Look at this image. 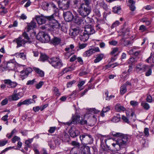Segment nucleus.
Wrapping results in <instances>:
<instances>
[{"label": "nucleus", "instance_id": "nucleus-1", "mask_svg": "<svg viewBox=\"0 0 154 154\" xmlns=\"http://www.w3.org/2000/svg\"><path fill=\"white\" fill-rule=\"evenodd\" d=\"M112 134L114 137H119L115 143L112 145L117 150L121 148H125L130 142L129 137L127 135L120 133L112 132Z\"/></svg>", "mask_w": 154, "mask_h": 154}, {"label": "nucleus", "instance_id": "nucleus-2", "mask_svg": "<svg viewBox=\"0 0 154 154\" xmlns=\"http://www.w3.org/2000/svg\"><path fill=\"white\" fill-rule=\"evenodd\" d=\"M79 138L82 143L85 145L91 144L93 142L94 140L91 135L88 133H84L80 135Z\"/></svg>", "mask_w": 154, "mask_h": 154}, {"label": "nucleus", "instance_id": "nucleus-3", "mask_svg": "<svg viewBox=\"0 0 154 154\" xmlns=\"http://www.w3.org/2000/svg\"><path fill=\"white\" fill-rule=\"evenodd\" d=\"M63 123L64 125H67L69 126L72 124H76L77 123L80 124L81 125H84L87 124V122L86 120H83L82 117H80L79 116H77L72 117L71 121H69L68 122L66 123L61 122Z\"/></svg>", "mask_w": 154, "mask_h": 154}, {"label": "nucleus", "instance_id": "nucleus-4", "mask_svg": "<svg viewBox=\"0 0 154 154\" xmlns=\"http://www.w3.org/2000/svg\"><path fill=\"white\" fill-rule=\"evenodd\" d=\"M91 8L88 5L82 4L79 8L78 11L80 15L83 17L88 16L91 12Z\"/></svg>", "mask_w": 154, "mask_h": 154}, {"label": "nucleus", "instance_id": "nucleus-5", "mask_svg": "<svg viewBox=\"0 0 154 154\" xmlns=\"http://www.w3.org/2000/svg\"><path fill=\"white\" fill-rule=\"evenodd\" d=\"M48 61L52 66L55 68L60 69L63 66L61 60L58 57H53L49 59Z\"/></svg>", "mask_w": 154, "mask_h": 154}, {"label": "nucleus", "instance_id": "nucleus-6", "mask_svg": "<svg viewBox=\"0 0 154 154\" xmlns=\"http://www.w3.org/2000/svg\"><path fill=\"white\" fill-rule=\"evenodd\" d=\"M36 38L42 43H47L50 40V36L44 31H40L37 35Z\"/></svg>", "mask_w": 154, "mask_h": 154}, {"label": "nucleus", "instance_id": "nucleus-7", "mask_svg": "<svg viewBox=\"0 0 154 154\" xmlns=\"http://www.w3.org/2000/svg\"><path fill=\"white\" fill-rule=\"evenodd\" d=\"M54 14L50 16V17H48L49 19V22L50 23L49 26L53 28H59L60 27V24L54 18Z\"/></svg>", "mask_w": 154, "mask_h": 154}, {"label": "nucleus", "instance_id": "nucleus-8", "mask_svg": "<svg viewBox=\"0 0 154 154\" xmlns=\"http://www.w3.org/2000/svg\"><path fill=\"white\" fill-rule=\"evenodd\" d=\"M100 51L98 47H95L90 48L88 50L85 51L83 54V57H89L95 52H99Z\"/></svg>", "mask_w": 154, "mask_h": 154}, {"label": "nucleus", "instance_id": "nucleus-9", "mask_svg": "<svg viewBox=\"0 0 154 154\" xmlns=\"http://www.w3.org/2000/svg\"><path fill=\"white\" fill-rule=\"evenodd\" d=\"M147 67V65L140 63L137 65L135 67V69L137 73H140L145 72L146 70Z\"/></svg>", "mask_w": 154, "mask_h": 154}, {"label": "nucleus", "instance_id": "nucleus-10", "mask_svg": "<svg viewBox=\"0 0 154 154\" xmlns=\"http://www.w3.org/2000/svg\"><path fill=\"white\" fill-rule=\"evenodd\" d=\"M70 5L69 1L67 0H62L59 2L58 4L59 7L63 10L67 9Z\"/></svg>", "mask_w": 154, "mask_h": 154}, {"label": "nucleus", "instance_id": "nucleus-11", "mask_svg": "<svg viewBox=\"0 0 154 154\" xmlns=\"http://www.w3.org/2000/svg\"><path fill=\"white\" fill-rule=\"evenodd\" d=\"M32 69L31 68L28 67L24 69L20 72V78L22 80L26 78L29 74L31 72Z\"/></svg>", "mask_w": 154, "mask_h": 154}, {"label": "nucleus", "instance_id": "nucleus-12", "mask_svg": "<svg viewBox=\"0 0 154 154\" xmlns=\"http://www.w3.org/2000/svg\"><path fill=\"white\" fill-rule=\"evenodd\" d=\"M50 16H38L35 17V20L39 24H42L45 23L46 20L49 22V19L48 18Z\"/></svg>", "mask_w": 154, "mask_h": 154}, {"label": "nucleus", "instance_id": "nucleus-13", "mask_svg": "<svg viewBox=\"0 0 154 154\" xmlns=\"http://www.w3.org/2000/svg\"><path fill=\"white\" fill-rule=\"evenodd\" d=\"M85 27L84 32L88 35L95 33V30L91 25H86Z\"/></svg>", "mask_w": 154, "mask_h": 154}, {"label": "nucleus", "instance_id": "nucleus-14", "mask_svg": "<svg viewBox=\"0 0 154 154\" xmlns=\"http://www.w3.org/2000/svg\"><path fill=\"white\" fill-rule=\"evenodd\" d=\"M13 42L16 43L17 45V48H18L22 46L23 45L25 44L27 41L23 39L21 36H20L14 40Z\"/></svg>", "mask_w": 154, "mask_h": 154}, {"label": "nucleus", "instance_id": "nucleus-15", "mask_svg": "<svg viewBox=\"0 0 154 154\" xmlns=\"http://www.w3.org/2000/svg\"><path fill=\"white\" fill-rule=\"evenodd\" d=\"M69 133L71 137L75 138L80 134V132L76 128H71L69 130Z\"/></svg>", "mask_w": 154, "mask_h": 154}, {"label": "nucleus", "instance_id": "nucleus-16", "mask_svg": "<svg viewBox=\"0 0 154 154\" xmlns=\"http://www.w3.org/2000/svg\"><path fill=\"white\" fill-rule=\"evenodd\" d=\"M17 90L14 91L13 94L11 96V98L13 100H17L23 96V94L22 92H20L17 93Z\"/></svg>", "mask_w": 154, "mask_h": 154}, {"label": "nucleus", "instance_id": "nucleus-17", "mask_svg": "<svg viewBox=\"0 0 154 154\" xmlns=\"http://www.w3.org/2000/svg\"><path fill=\"white\" fill-rule=\"evenodd\" d=\"M63 15L65 20L66 21H70L73 19V15L69 11L64 12Z\"/></svg>", "mask_w": 154, "mask_h": 154}, {"label": "nucleus", "instance_id": "nucleus-18", "mask_svg": "<svg viewBox=\"0 0 154 154\" xmlns=\"http://www.w3.org/2000/svg\"><path fill=\"white\" fill-rule=\"evenodd\" d=\"M15 66V62L11 61H9L7 63L6 65L4 68L6 70H13L14 69Z\"/></svg>", "mask_w": 154, "mask_h": 154}, {"label": "nucleus", "instance_id": "nucleus-19", "mask_svg": "<svg viewBox=\"0 0 154 154\" xmlns=\"http://www.w3.org/2000/svg\"><path fill=\"white\" fill-rule=\"evenodd\" d=\"M3 81L5 84L8 85V87L10 88H14L17 85L16 82H12L9 79H5Z\"/></svg>", "mask_w": 154, "mask_h": 154}, {"label": "nucleus", "instance_id": "nucleus-20", "mask_svg": "<svg viewBox=\"0 0 154 154\" xmlns=\"http://www.w3.org/2000/svg\"><path fill=\"white\" fill-rule=\"evenodd\" d=\"M61 41V38L57 37H54L51 40V42L54 45H56L59 44Z\"/></svg>", "mask_w": 154, "mask_h": 154}, {"label": "nucleus", "instance_id": "nucleus-21", "mask_svg": "<svg viewBox=\"0 0 154 154\" xmlns=\"http://www.w3.org/2000/svg\"><path fill=\"white\" fill-rule=\"evenodd\" d=\"M36 26V23L32 20L28 25L26 31L27 32H29L30 30L33 29L35 28Z\"/></svg>", "mask_w": 154, "mask_h": 154}, {"label": "nucleus", "instance_id": "nucleus-22", "mask_svg": "<svg viewBox=\"0 0 154 154\" xmlns=\"http://www.w3.org/2000/svg\"><path fill=\"white\" fill-rule=\"evenodd\" d=\"M128 3L130 9L132 11H134L136 8L135 6V2L133 0H129Z\"/></svg>", "mask_w": 154, "mask_h": 154}, {"label": "nucleus", "instance_id": "nucleus-23", "mask_svg": "<svg viewBox=\"0 0 154 154\" xmlns=\"http://www.w3.org/2000/svg\"><path fill=\"white\" fill-rule=\"evenodd\" d=\"M115 109L117 112L124 111L126 109L123 106L121 105L119 103L117 104L115 106Z\"/></svg>", "mask_w": 154, "mask_h": 154}, {"label": "nucleus", "instance_id": "nucleus-24", "mask_svg": "<svg viewBox=\"0 0 154 154\" xmlns=\"http://www.w3.org/2000/svg\"><path fill=\"white\" fill-rule=\"evenodd\" d=\"M79 33V30L78 28H75L72 29L69 33V34L71 35L75 36L78 35Z\"/></svg>", "mask_w": 154, "mask_h": 154}, {"label": "nucleus", "instance_id": "nucleus-25", "mask_svg": "<svg viewBox=\"0 0 154 154\" xmlns=\"http://www.w3.org/2000/svg\"><path fill=\"white\" fill-rule=\"evenodd\" d=\"M96 58L94 60V62L95 63H98L101 61L104 57V54H97L96 55Z\"/></svg>", "mask_w": 154, "mask_h": 154}, {"label": "nucleus", "instance_id": "nucleus-26", "mask_svg": "<svg viewBox=\"0 0 154 154\" xmlns=\"http://www.w3.org/2000/svg\"><path fill=\"white\" fill-rule=\"evenodd\" d=\"M82 153L83 154H89L90 152V148L88 146H85L82 147Z\"/></svg>", "mask_w": 154, "mask_h": 154}, {"label": "nucleus", "instance_id": "nucleus-27", "mask_svg": "<svg viewBox=\"0 0 154 154\" xmlns=\"http://www.w3.org/2000/svg\"><path fill=\"white\" fill-rule=\"evenodd\" d=\"M92 22L91 19L89 17H87L86 18L83 19V23L85 25H90V23Z\"/></svg>", "mask_w": 154, "mask_h": 154}, {"label": "nucleus", "instance_id": "nucleus-28", "mask_svg": "<svg viewBox=\"0 0 154 154\" xmlns=\"http://www.w3.org/2000/svg\"><path fill=\"white\" fill-rule=\"evenodd\" d=\"M69 136L68 134L66 133H64L62 135V137H61V140L64 142L68 141L69 140Z\"/></svg>", "mask_w": 154, "mask_h": 154}, {"label": "nucleus", "instance_id": "nucleus-29", "mask_svg": "<svg viewBox=\"0 0 154 154\" xmlns=\"http://www.w3.org/2000/svg\"><path fill=\"white\" fill-rule=\"evenodd\" d=\"M74 21L75 23L77 24H80L82 22L83 19H82L80 17L76 16H75L74 19Z\"/></svg>", "mask_w": 154, "mask_h": 154}, {"label": "nucleus", "instance_id": "nucleus-30", "mask_svg": "<svg viewBox=\"0 0 154 154\" xmlns=\"http://www.w3.org/2000/svg\"><path fill=\"white\" fill-rule=\"evenodd\" d=\"M39 59L42 62H45L49 59L48 57L46 54L42 53L41 54Z\"/></svg>", "mask_w": 154, "mask_h": 154}, {"label": "nucleus", "instance_id": "nucleus-31", "mask_svg": "<svg viewBox=\"0 0 154 154\" xmlns=\"http://www.w3.org/2000/svg\"><path fill=\"white\" fill-rule=\"evenodd\" d=\"M135 49H133L132 50H130L129 51L130 54H134L135 56H137L139 54H140L141 51L140 50L135 51Z\"/></svg>", "mask_w": 154, "mask_h": 154}, {"label": "nucleus", "instance_id": "nucleus-32", "mask_svg": "<svg viewBox=\"0 0 154 154\" xmlns=\"http://www.w3.org/2000/svg\"><path fill=\"white\" fill-rule=\"evenodd\" d=\"M88 35L87 34L85 33V32H84L83 35L81 36V40L85 42L87 41L88 39Z\"/></svg>", "mask_w": 154, "mask_h": 154}, {"label": "nucleus", "instance_id": "nucleus-33", "mask_svg": "<svg viewBox=\"0 0 154 154\" xmlns=\"http://www.w3.org/2000/svg\"><path fill=\"white\" fill-rule=\"evenodd\" d=\"M120 119V116L119 114H118L116 116H115L112 120L113 122L117 123L119 122Z\"/></svg>", "mask_w": 154, "mask_h": 154}, {"label": "nucleus", "instance_id": "nucleus-34", "mask_svg": "<svg viewBox=\"0 0 154 154\" xmlns=\"http://www.w3.org/2000/svg\"><path fill=\"white\" fill-rule=\"evenodd\" d=\"M73 69V68L71 66L66 67L63 69V70L61 72L62 74L65 73L69 71H72Z\"/></svg>", "mask_w": 154, "mask_h": 154}, {"label": "nucleus", "instance_id": "nucleus-35", "mask_svg": "<svg viewBox=\"0 0 154 154\" xmlns=\"http://www.w3.org/2000/svg\"><path fill=\"white\" fill-rule=\"evenodd\" d=\"M127 91L126 87L125 85L121 86L120 87V93L121 94L123 95Z\"/></svg>", "mask_w": 154, "mask_h": 154}, {"label": "nucleus", "instance_id": "nucleus-36", "mask_svg": "<svg viewBox=\"0 0 154 154\" xmlns=\"http://www.w3.org/2000/svg\"><path fill=\"white\" fill-rule=\"evenodd\" d=\"M99 5L100 7L103 8L105 10H106L107 8V5L103 1H100L99 3Z\"/></svg>", "mask_w": 154, "mask_h": 154}, {"label": "nucleus", "instance_id": "nucleus-37", "mask_svg": "<svg viewBox=\"0 0 154 154\" xmlns=\"http://www.w3.org/2000/svg\"><path fill=\"white\" fill-rule=\"evenodd\" d=\"M71 144L72 146H75V147H74L77 148V151H78V149L80 146V144L79 143L76 141H73L71 143Z\"/></svg>", "mask_w": 154, "mask_h": 154}, {"label": "nucleus", "instance_id": "nucleus-38", "mask_svg": "<svg viewBox=\"0 0 154 154\" xmlns=\"http://www.w3.org/2000/svg\"><path fill=\"white\" fill-rule=\"evenodd\" d=\"M141 105L144 109L146 110L149 109L150 107L149 104L145 102H142Z\"/></svg>", "mask_w": 154, "mask_h": 154}, {"label": "nucleus", "instance_id": "nucleus-39", "mask_svg": "<svg viewBox=\"0 0 154 154\" xmlns=\"http://www.w3.org/2000/svg\"><path fill=\"white\" fill-rule=\"evenodd\" d=\"M35 71L41 77H43L44 75V72L38 68H35Z\"/></svg>", "mask_w": 154, "mask_h": 154}, {"label": "nucleus", "instance_id": "nucleus-40", "mask_svg": "<svg viewBox=\"0 0 154 154\" xmlns=\"http://www.w3.org/2000/svg\"><path fill=\"white\" fill-rule=\"evenodd\" d=\"M33 140V138L28 139L26 140L25 144L27 147H30L31 143L32 142Z\"/></svg>", "mask_w": 154, "mask_h": 154}, {"label": "nucleus", "instance_id": "nucleus-41", "mask_svg": "<svg viewBox=\"0 0 154 154\" xmlns=\"http://www.w3.org/2000/svg\"><path fill=\"white\" fill-rule=\"evenodd\" d=\"M126 114L127 116L129 117V116H133L134 115H135V114L133 112L132 109H130L129 110H127L126 111Z\"/></svg>", "mask_w": 154, "mask_h": 154}, {"label": "nucleus", "instance_id": "nucleus-42", "mask_svg": "<svg viewBox=\"0 0 154 154\" xmlns=\"http://www.w3.org/2000/svg\"><path fill=\"white\" fill-rule=\"evenodd\" d=\"M17 132V131L16 129H14L13 130L10 134H7L6 135V137H7L8 138L10 139L11 138L13 135Z\"/></svg>", "mask_w": 154, "mask_h": 154}, {"label": "nucleus", "instance_id": "nucleus-43", "mask_svg": "<svg viewBox=\"0 0 154 154\" xmlns=\"http://www.w3.org/2000/svg\"><path fill=\"white\" fill-rule=\"evenodd\" d=\"M148 70L146 72L145 75L147 76H148L151 75L152 72V69L148 66L146 70Z\"/></svg>", "mask_w": 154, "mask_h": 154}, {"label": "nucleus", "instance_id": "nucleus-44", "mask_svg": "<svg viewBox=\"0 0 154 154\" xmlns=\"http://www.w3.org/2000/svg\"><path fill=\"white\" fill-rule=\"evenodd\" d=\"M53 90L54 91V93L56 96L59 97L60 95V93L58 89L56 87H54Z\"/></svg>", "mask_w": 154, "mask_h": 154}, {"label": "nucleus", "instance_id": "nucleus-45", "mask_svg": "<svg viewBox=\"0 0 154 154\" xmlns=\"http://www.w3.org/2000/svg\"><path fill=\"white\" fill-rule=\"evenodd\" d=\"M54 140L50 142L49 143V145L50 148L52 149H54L56 147L55 145V142H54Z\"/></svg>", "mask_w": 154, "mask_h": 154}, {"label": "nucleus", "instance_id": "nucleus-46", "mask_svg": "<svg viewBox=\"0 0 154 154\" xmlns=\"http://www.w3.org/2000/svg\"><path fill=\"white\" fill-rule=\"evenodd\" d=\"M77 148L76 147L73 148L71 150V154H77L78 151H77Z\"/></svg>", "mask_w": 154, "mask_h": 154}, {"label": "nucleus", "instance_id": "nucleus-47", "mask_svg": "<svg viewBox=\"0 0 154 154\" xmlns=\"http://www.w3.org/2000/svg\"><path fill=\"white\" fill-rule=\"evenodd\" d=\"M20 140V138L18 137L15 136L13 137L12 139V142L13 143H15L16 141H19Z\"/></svg>", "mask_w": 154, "mask_h": 154}, {"label": "nucleus", "instance_id": "nucleus-48", "mask_svg": "<svg viewBox=\"0 0 154 154\" xmlns=\"http://www.w3.org/2000/svg\"><path fill=\"white\" fill-rule=\"evenodd\" d=\"M120 10V7H115L113 8V11L114 13L119 14V11Z\"/></svg>", "mask_w": 154, "mask_h": 154}, {"label": "nucleus", "instance_id": "nucleus-49", "mask_svg": "<svg viewBox=\"0 0 154 154\" xmlns=\"http://www.w3.org/2000/svg\"><path fill=\"white\" fill-rule=\"evenodd\" d=\"M85 83V81H81L79 82L77 86L80 89V90H82L83 89H80V88Z\"/></svg>", "mask_w": 154, "mask_h": 154}, {"label": "nucleus", "instance_id": "nucleus-50", "mask_svg": "<svg viewBox=\"0 0 154 154\" xmlns=\"http://www.w3.org/2000/svg\"><path fill=\"white\" fill-rule=\"evenodd\" d=\"M120 24L119 21L117 20L114 22L111 26V28L112 29L114 28L115 27L118 26Z\"/></svg>", "mask_w": 154, "mask_h": 154}, {"label": "nucleus", "instance_id": "nucleus-51", "mask_svg": "<svg viewBox=\"0 0 154 154\" xmlns=\"http://www.w3.org/2000/svg\"><path fill=\"white\" fill-rule=\"evenodd\" d=\"M94 13L98 17H100L101 16V14L99 10L97 9H95L93 10Z\"/></svg>", "mask_w": 154, "mask_h": 154}, {"label": "nucleus", "instance_id": "nucleus-52", "mask_svg": "<svg viewBox=\"0 0 154 154\" xmlns=\"http://www.w3.org/2000/svg\"><path fill=\"white\" fill-rule=\"evenodd\" d=\"M90 111L92 113L94 114H97L100 112V110H97L95 108L91 109H90Z\"/></svg>", "mask_w": 154, "mask_h": 154}, {"label": "nucleus", "instance_id": "nucleus-53", "mask_svg": "<svg viewBox=\"0 0 154 154\" xmlns=\"http://www.w3.org/2000/svg\"><path fill=\"white\" fill-rule=\"evenodd\" d=\"M130 104L133 106H136L138 105V103L137 101L131 100L130 102Z\"/></svg>", "mask_w": 154, "mask_h": 154}, {"label": "nucleus", "instance_id": "nucleus-54", "mask_svg": "<svg viewBox=\"0 0 154 154\" xmlns=\"http://www.w3.org/2000/svg\"><path fill=\"white\" fill-rule=\"evenodd\" d=\"M74 53V52L69 51L68 52L66 53L65 54V58L66 59H68L70 56Z\"/></svg>", "mask_w": 154, "mask_h": 154}, {"label": "nucleus", "instance_id": "nucleus-55", "mask_svg": "<svg viewBox=\"0 0 154 154\" xmlns=\"http://www.w3.org/2000/svg\"><path fill=\"white\" fill-rule=\"evenodd\" d=\"M76 81L75 80H73L72 81H70L68 82L67 84V86L68 88H70L72 86L73 84H74L75 82Z\"/></svg>", "mask_w": 154, "mask_h": 154}, {"label": "nucleus", "instance_id": "nucleus-56", "mask_svg": "<svg viewBox=\"0 0 154 154\" xmlns=\"http://www.w3.org/2000/svg\"><path fill=\"white\" fill-rule=\"evenodd\" d=\"M57 128L55 127H50V129L48 130V132L51 133H53L55 130Z\"/></svg>", "mask_w": 154, "mask_h": 154}, {"label": "nucleus", "instance_id": "nucleus-57", "mask_svg": "<svg viewBox=\"0 0 154 154\" xmlns=\"http://www.w3.org/2000/svg\"><path fill=\"white\" fill-rule=\"evenodd\" d=\"M143 8L146 10H149L153 9L154 7L150 5H147L144 7Z\"/></svg>", "mask_w": 154, "mask_h": 154}, {"label": "nucleus", "instance_id": "nucleus-58", "mask_svg": "<svg viewBox=\"0 0 154 154\" xmlns=\"http://www.w3.org/2000/svg\"><path fill=\"white\" fill-rule=\"evenodd\" d=\"M44 82L42 81H41L39 83L36 85V88L37 89L40 88L43 85Z\"/></svg>", "mask_w": 154, "mask_h": 154}, {"label": "nucleus", "instance_id": "nucleus-59", "mask_svg": "<svg viewBox=\"0 0 154 154\" xmlns=\"http://www.w3.org/2000/svg\"><path fill=\"white\" fill-rule=\"evenodd\" d=\"M32 100H33L32 99H27L24 100L25 105H28L31 104L32 103Z\"/></svg>", "mask_w": 154, "mask_h": 154}, {"label": "nucleus", "instance_id": "nucleus-60", "mask_svg": "<svg viewBox=\"0 0 154 154\" xmlns=\"http://www.w3.org/2000/svg\"><path fill=\"white\" fill-rule=\"evenodd\" d=\"M54 140V143L55 142V144L56 147L57 146H58L60 143V139L57 138H54L53 140Z\"/></svg>", "mask_w": 154, "mask_h": 154}, {"label": "nucleus", "instance_id": "nucleus-61", "mask_svg": "<svg viewBox=\"0 0 154 154\" xmlns=\"http://www.w3.org/2000/svg\"><path fill=\"white\" fill-rule=\"evenodd\" d=\"M122 119L124 122L128 124L129 123V121L128 119L125 116L123 115L122 116Z\"/></svg>", "mask_w": 154, "mask_h": 154}, {"label": "nucleus", "instance_id": "nucleus-62", "mask_svg": "<svg viewBox=\"0 0 154 154\" xmlns=\"http://www.w3.org/2000/svg\"><path fill=\"white\" fill-rule=\"evenodd\" d=\"M106 138V136H102L100 138V140H101V142L102 143H103V140H104V142H105V143H106V142L107 140Z\"/></svg>", "mask_w": 154, "mask_h": 154}, {"label": "nucleus", "instance_id": "nucleus-63", "mask_svg": "<svg viewBox=\"0 0 154 154\" xmlns=\"http://www.w3.org/2000/svg\"><path fill=\"white\" fill-rule=\"evenodd\" d=\"M146 101L149 103H152V97L149 95L147 96L146 98Z\"/></svg>", "mask_w": 154, "mask_h": 154}, {"label": "nucleus", "instance_id": "nucleus-64", "mask_svg": "<svg viewBox=\"0 0 154 154\" xmlns=\"http://www.w3.org/2000/svg\"><path fill=\"white\" fill-rule=\"evenodd\" d=\"M109 43L110 45L115 46L118 43V42L115 40H113L109 41Z\"/></svg>", "mask_w": 154, "mask_h": 154}]
</instances>
